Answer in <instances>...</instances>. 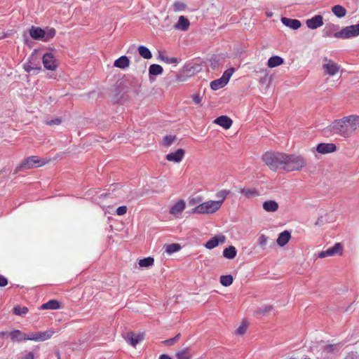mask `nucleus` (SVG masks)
I'll return each instance as SVG.
<instances>
[{"label":"nucleus","mask_w":359,"mask_h":359,"mask_svg":"<svg viewBox=\"0 0 359 359\" xmlns=\"http://www.w3.org/2000/svg\"><path fill=\"white\" fill-rule=\"evenodd\" d=\"M359 128V116L349 115L335 120L326 129L333 134L344 138L351 137Z\"/></svg>","instance_id":"1"},{"label":"nucleus","mask_w":359,"mask_h":359,"mask_svg":"<svg viewBox=\"0 0 359 359\" xmlns=\"http://www.w3.org/2000/svg\"><path fill=\"white\" fill-rule=\"evenodd\" d=\"M283 170L286 172L300 170L306 165L305 159L296 154H285Z\"/></svg>","instance_id":"2"},{"label":"nucleus","mask_w":359,"mask_h":359,"mask_svg":"<svg viewBox=\"0 0 359 359\" xmlns=\"http://www.w3.org/2000/svg\"><path fill=\"white\" fill-rule=\"evenodd\" d=\"M284 156L283 153L267 151L263 155L262 159L271 170L276 171L278 169H283Z\"/></svg>","instance_id":"3"},{"label":"nucleus","mask_w":359,"mask_h":359,"mask_svg":"<svg viewBox=\"0 0 359 359\" xmlns=\"http://www.w3.org/2000/svg\"><path fill=\"white\" fill-rule=\"evenodd\" d=\"M48 162V160L46 158H41L36 156H29L16 167L13 174H17L19 171H25L33 168L41 167Z\"/></svg>","instance_id":"4"},{"label":"nucleus","mask_w":359,"mask_h":359,"mask_svg":"<svg viewBox=\"0 0 359 359\" xmlns=\"http://www.w3.org/2000/svg\"><path fill=\"white\" fill-rule=\"evenodd\" d=\"M221 208V202L208 201L201 203L192 210L193 213L212 214Z\"/></svg>","instance_id":"5"},{"label":"nucleus","mask_w":359,"mask_h":359,"mask_svg":"<svg viewBox=\"0 0 359 359\" xmlns=\"http://www.w3.org/2000/svg\"><path fill=\"white\" fill-rule=\"evenodd\" d=\"M359 35V23L343 28L334 34L333 36L339 39H350Z\"/></svg>","instance_id":"6"},{"label":"nucleus","mask_w":359,"mask_h":359,"mask_svg":"<svg viewBox=\"0 0 359 359\" xmlns=\"http://www.w3.org/2000/svg\"><path fill=\"white\" fill-rule=\"evenodd\" d=\"M24 69L26 72L30 73L32 70L39 72L41 69L39 60L36 54L32 53L29 57L28 62L24 65Z\"/></svg>","instance_id":"7"},{"label":"nucleus","mask_w":359,"mask_h":359,"mask_svg":"<svg viewBox=\"0 0 359 359\" xmlns=\"http://www.w3.org/2000/svg\"><path fill=\"white\" fill-rule=\"evenodd\" d=\"M343 251V246L340 243H337L334 246L328 248L326 250L320 252L318 257L319 258H325L327 257H332L336 255H341Z\"/></svg>","instance_id":"8"},{"label":"nucleus","mask_w":359,"mask_h":359,"mask_svg":"<svg viewBox=\"0 0 359 359\" xmlns=\"http://www.w3.org/2000/svg\"><path fill=\"white\" fill-rule=\"evenodd\" d=\"M323 60L326 62L323 64V69L330 76H334L339 71L340 67L334 61L328 60L327 57H324Z\"/></svg>","instance_id":"9"},{"label":"nucleus","mask_w":359,"mask_h":359,"mask_svg":"<svg viewBox=\"0 0 359 359\" xmlns=\"http://www.w3.org/2000/svg\"><path fill=\"white\" fill-rule=\"evenodd\" d=\"M42 62L46 69L53 71L56 69V60L51 53H46L42 57Z\"/></svg>","instance_id":"10"},{"label":"nucleus","mask_w":359,"mask_h":359,"mask_svg":"<svg viewBox=\"0 0 359 359\" xmlns=\"http://www.w3.org/2000/svg\"><path fill=\"white\" fill-rule=\"evenodd\" d=\"M144 334L143 333L135 334L133 332H128L125 337L126 341L133 347L141 342L144 339Z\"/></svg>","instance_id":"11"},{"label":"nucleus","mask_w":359,"mask_h":359,"mask_svg":"<svg viewBox=\"0 0 359 359\" xmlns=\"http://www.w3.org/2000/svg\"><path fill=\"white\" fill-rule=\"evenodd\" d=\"M306 24L309 29H316L323 25V18L321 15H317L308 19Z\"/></svg>","instance_id":"12"},{"label":"nucleus","mask_w":359,"mask_h":359,"mask_svg":"<svg viewBox=\"0 0 359 359\" xmlns=\"http://www.w3.org/2000/svg\"><path fill=\"white\" fill-rule=\"evenodd\" d=\"M184 156V150L183 149H178L175 152L168 154L165 156V158L168 161L180 163L182 161Z\"/></svg>","instance_id":"13"},{"label":"nucleus","mask_w":359,"mask_h":359,"mask_svg":"<svg viewBox=\"0 0 359 359\" xmlns=\"http://www.w3.org/2000/svg\"><path fill=\"white\" fill-rule=\"evenodd\" d=\"M337 147L333 143H320L316 147V151L323 154L335 151Z\"/></svg>","instance_id":"14"},{"label":"nucleus","mask_w":359,"mask_h":359,"mask_svg":"<svg viewBox=\"0 0 359 359\" xmlns=\"http://www.w3.org/2000/svg\"><path fill=\"white\" fill-rule=\"evenodd\" d=\"M225 239L226 238L223 235L214 236L206 242L205 247L209 250L213 249L219 243H223L225 241Z\"/></svg>","instance_id":"15"},{"label":"nucleus","mask_w":359,"mask_h":359,"mask_svg":"<svg viewBox=\"0 0 359 359\" xmlns=\"http://www.w3.org/2000/svg\"><path fill=\"white\" fill-rule=\"evenodd\" d=\"M280 20H281V22L285 27H287L293 30H297L302 26L301 22L297 19H292V18H288L286 17H283V18H281Z\"/></svg>","instance_id":"16"},{"label":"nucleus","mask_w":359,"mask_h":359,"mask_svg":"<svg viewBox=\"0 0 359 359\" xmlns=\"http://www.w3.org/2000/svg\"><path fill=\"white\" fill-rule=\"evenodd\" d=\"M189 26H190L189 20L184 15H181L179 17L178 21L174 25V27L177 30L185 32L189 29Z\"/></svg>","instance_id":"17"},{"label":"nucleus","mask_w":359,"mask_h":359,"mask_svg":"<svg viewBox=\"0 0 359 359\" xmlns=\"http://www.w3.org/2000/svg\"><path fill=\"white\" fill-rule=\"evenodd\" d=\"M214 123L223 127L224 129H229L232 126V120L226 116H221L215 119Z\"/></svg>","instance_id":"18"},{"label":"nucleus","mask_w":359,"mask_h":359,"mask_svg":"<svg viewBox=\"0 0 359 359\" xmlns=\"http://www.w3.org/2000/svg\"><path fill=\"white\" fill-rule=\"evenodd\" d=\"M29 35L35 40L43 41L44 36L43 29L32 26L29 29Z\"/></svg>","instance_id":"19"},{"label":"nucleus","mask_w":359,"mask_h":359,"mask_svg":"<svg viewBox=\"0 0 359 359\" xmlns=\"http://www.w3.org/2000/svg\"><path fill=\"white\" fill-rule=\"evenodd\" d=\"M130 65V60L126 55H122L116 59L114 62V66L120 69H126Z\"/></svg>","instance_id":"20"},{"label":"nucleus","mask_w":359,"mask_h":359,"mask_svg":"<svg viewBox=\"0 0 359 359\" xmlns=\"http://www.w3.org/2000/svg\"><path fill=\"white\" fill-rule=\"evenodd\" d=\"M290 237L291 235L288 231L281 232L277 238V244L280 247H283L289 242Z\"/></svg>","instance_id":"21"},{"label":"nucleus","mask_w":359,"mask_h":359,"mask_svg":"<svg viewBox=\"0 0 359 359\" xmlns=\"http://www.w3.org/2000/svg\"><path fill=\"white\" fill-rule=\"evenodd\" d=\"M263 208L265 211L269 212H273L278 210V204L273 200L266 201L263 203Z\"/></svg>","instance_id":"22"},{"label":"nucleus","mask_w":359,"mask_h":359,"mask_svg":"<svg viewBox=\"0 0 359 359\" xmlns=\"http://www.w3.org/2000/svg\"><path fill=\"white\" fill-rule=\"evenodd\" d=\"M185 207V202L183 200H180L170 208V213L171 215L181 213L184 210Z\"/></svg>","instance_id":"23"},{"label":"nucleus","mask_w":359,"mask_h":359,"mask_svg":"<svg viewBox=\"0 0 359 359\" xmlns=\"http://www.w3.org/2000/svg\"><path fill=\"white\" fill-rule=\"evenodd\" d=\"M8 336L11 337L12 341H16L18 342L25 341V333L19 330H15L9 332Z\"/></svg>","instance_id":"24"},{"label":"nucleus","mask_w":359,"mask_h":359,"mask_svg":"<svg viewBox=\"0 0 359 359\" xmlns=\"http://www.w3.org/2000/svg\"><path fill=\"white\" fill-rule=\"evenodd\" d=\"M283 59L278 55L271 57L267 62V65L270 68L276 67L283 63Z\"/></svg>","instance_id":"25"},{"label":"nucleus","mask_w":359,"mask_h":359,"mask_svg":"<svg viewBox=\"0 0 359 359\" xmlns=\"http://www.w3.org/2000/svg\"><path fill=\"white\" fill-rule=\"evenodd\" d=\"M60 305L58 301L55 299H51L48 301L46 303L43 304L40 309L45 310V309H50V310H56L60 309Z\"/></svg>","instance_id":"26"},{"label":"nucleus","mask_w":359,"mask_h":359,"mask_svg":"<svg viewBox=\"0 0 359 359\" xmlns=\"http://www.w3.org/2000/svg\"><path fill=\"white\" fill-rule=\"evenodd\" d=\"M240 193L247 198H251L259 195V191L255 189H242Z\"/></svg>","instance_id":"27"},{"label":"nucleus","mask_w":359,"mask_h":359,"mask_svg":"<svg viewBox=\"0 0 359 359\" xmlns=\"http://www.w3.org/2000/svg\"><path fill=\"white\" fill-rule=\"evenodd\" d=\"M237 254V250L234 246H229L226 248L223 251V256L229 259H233Z\"/></svg>","instance_id":"28"},{"label":"nucleus","mask_w":359,"mask_h":359,"mask_svg":"<svg viewBox=\"0 0 359 359\" xmlns=\"http://www.w3.org/2000/svg\"><path fill=\"white\" fill-rule=\"evenodd\" d=\"M53 330H46L45 332H37V341H43L50 339L54 334Z\"/></svg>","instance_id":"29"},{"label":"nucleus","mask_w":359,"mask_h":359,"mask_svg":"<svg viewBox=\"0 0 359 359\" xmlns=\"http://www.w3.org/2000/svg\"><path fill=\"white\" fill-rule=\"evenodd\" d=\"M163 67L156 64H152L149 68V74L150 76L160 75L163 73Z\"/></svg>","instance_id":"30"},{"label":"nucleus","mask_w":359,"mask_h":359,"mask_svg":"<svg viewBox=\"0 0 359 359\" xmlns=\"http://www.w3.org/2000/svg\"><path fill=\"white\" fill-rule=\"evenodd\" d=\"M138 53L144 59L148 60L152 57L151 52L147 47L144 46H140L138 47Z\"/></svg>","instance_id":"31"},{"label":"nucleus","mask_w":359,"mask_h":359,"mask_svg":"<svg viewBox=\"0 0 359 359\" xmlns=\"http://www.w3.org/2000/svg\"><path fill=\"white\" fill-rule=\"evenodd\" d=\"M226 84L227 83L224 81L222 78H219L210 82V88L213 90H217L225 86Z\"/></svg>","instance_id":"32"},{"label":"nucleus","mask_w":359,"mask_h":359,"mask_svg":"<svg viewBox=\"0 0 359 359\" xmlns=\"http://www.w3.org/2000/svg\"><path fill=\"white\" fill-rule=\"evenodd\" d=\"M175 357L177 359H191V355L190 353L189 348H185L177 351L175 353Z\"/></svg>","instance_id":"33"},{"label":"nucleus","mask_w":359,"mask_h":359,"mask_svg":"<svg viewBox=\"0 0 359 359\" xmlns=\"http://www.w3.org/2000/svg\"><path fill=\"white\" fill-rule=\"evenodd\" d=\"M332 11L338 18H343L346 14V9L340 5H336L333 6L332 8Z\"/></svg>","instance_id":"34"},{"label":"nucleus","mask_w":359,"mask_h":359,"mask_svg":"<svg viewBox=\"0 0 359 359\" xmlns=\"http://www.w3.org/2000/svg\"><path fill=\"white\" fill-rule=\"evenodd\" d=\"M43 31H44V36H43V41H48L50 39H53L55 34H56V31L54 28H46V29H43Z\"/></svg>","instance_id":"35"},{"label":"nucleus","mask_w":359,"mask_h":359,"mask_svg":"<svg viewBox=\"0 0 359 359\" xmlns=\"http://www.w3.org/2000/svg\"><path fill=\"white\" fill-rule=\"evenodd\" d=\"M181 249V245L178 243L169 244L165 247V252L168 255L177 252Z\"/></svg>","instance_id":"36"},{"label":"nucleus","mask_w":359,"mask_h":359,"mask_svg":"<svg viewBox=\"0 0 359 359\" xmlns=\"http://www.w3.org/2000/svg\"><path fill=\"white\" fill-rule=\"evenodd\" d=\"M233 280V279L231 275H223L220 277V283L225 287L231 285Z\"/></svg>","instance_id":"37"},{"label":"nucleus","mask_w":359,"mask_h":359,"mask_svg":"<svg viewBox=\"0 0 359 359\" xmlns=\"http://www.w3.org/2000/svg\"><path fill=\"white\" fill-rule=\"evenodd\" d=\"M154 259L151 257H148L139 260V265L141 267H149L154 264Z\"/></svg>","instance_id":"38"},{"label":"nucleus","mask_w":359,"mask_h":359,"mask_svg":"<svg viewBox=\"0 0 359 359\" xmlns=\"http://www.w3.org/2000/svg\"><path fill=\"white\" fill-rule=\"evenodd\" d=\"M13 312L16 316H23L28 312V308L17 305L13 308Z\"/></svg>","instance_id":"39"},{"label":"nucleus","mask_w":359,"mask_h":359,"mask_svg":"<svg viewBox=\"0 0 359 359\" xmlns=\"http://www.w3.org/2000/svg\"><path fill=\"white\" fill-rule=\"evenodd\" d=\"M272 309V306L271 305H265V306H263L262 307H259L258 308L256 311H255V314L256 315H262V316H264L267 313H269Z\"/></svg>","instance_id":"40"},{"label":"nucleus","mask_w":359,"mask_h":359,"mask_svg":"<svg viewBox=\"0 0 359 359\" xmlns=\"http://www.w3.org/2000/svg\"><path fill=\"white\" fill-rule=\"evenodd\" d=\"M230 194L229 191L227 190H221L217 192L216 194L217 198L219 199L218 201H215L216 202H221V205H222L224 201L226 198V196Z\"/></svg>","instance_id":"41"},{"label":"nucleus","mask_w":359,"mask_h":359,"mask_svg":"<svg viewBox=\"0 0 359 359\" xmlns=\"http://www.w3.org/2000/svg\"><path fill=\"white\" fill-rule=\"evenodd\" d=\"M160 58L162 61L167 64H174L175 65H176L178 62L177 59L174 57H168L165 55H160Z\"/></svg>","instance_id":"42"},{"label":"nucleus","mask_w":359,"mask_h":359,"mask_svg":"<svg viewBox=\"0 0 359 359\" xmlns=\"http://www.w3.org/2000/svg\"><path fill=\"white\" fill-rule=\"evenodd\" d=\"M234 72L235 69L233 67L229 68L223 73L221 78L224 80V81L228 83L231 76L234 73Z\"/></svg>","instance_id":"43"},{"label":"nucleus","mask_w":359,"mask_h":359,"mask_svg":"<svg viewBox=\"0 0 359 359\" xmlns=\"http://www.w3.org/2000/svg\"><path fill=\"white\" fill-rule=\"evenodd\" d=\"M191 98L195 104L200 106V107L203 105V96L202 95H201L200 93H197L196 94L192 95Z\"/></svg>","instance_id":"44"},{"label":"nucleus","mask_w":359,"mask_h":359,"mask_svg":"<svg viewBox=\"0 0 359 359\" xmlns=\"http://www.w3.org/2000/svg\"><path fill=\"white\" fill-rule=\"evenodd\" d=\"M172 7L175 11H182L185 10L187 6L182 1H175L173 4Z\"/></svg>","instance_id":"45"},{"label":"nucleus","mask_w":359,"mask_h":359,"mask_svg":"<svg viewBox=\"0 0 359 359\" xmlns=\"http://www.w3.org/2000/svg\"><path fill=\"white\" fill-rule=\"evenodd\" d=\"M267 241H268V237L266 236L265 235L262 234L259 236V239H258V243L260 245V247L262 248V249H263V250L265 249L266 245L267 243Z\"/></svg>","instance_id":"46"},{"label":"nucleus","mask_w":359,"mask_h":359,"mask_svg":"<svg viewBox=\"0 0 359 359\" xmlns=\"http://www.w3.org/2000/svg\"><path fill=\"white\" fill-rule=\"evenodd\" d=\"M175 140V136H172V135H166L163 137V144L165 146H170Z\"/></svg>","instance_id":"47"},{"label":"nucleus","mask_w":359,"mask_h":359,"mask_svg":"<svg viewBox=\"0 0 359 359\" xmlns=\"http://www.w3.org/2000/svg\"><path fill=\"white\" fill-rule=\"evenodd\" d=\"M332 27H334V25L326 26L323 29V36L326 37L333 36L334 34L332 33Z\"/></svg>","instance_id":"48"},{"label":"nucleus","mask_w":359,"mask_h":359,"mask_svg":"<svg viewBox=\"0 0 359 359\" xmlns=\"http://www.w3.org/2000/svg\"><path fill=\"white\" fill-rule=\"evenodd\" d=\"M37 332H29L27 334L25 333V341L32 340L37 341Z\"/></svg>","instance_id":"49"},{"label":"nucleus","mask_w":359,"mask_h":359,"mask_svg":"<svg viewBox=\"0 0 359 359\" xmlns=\"http://www.w3.org/2000/svg\"><path fill=\"white\" fill-rule=\"evenodd\" d=\"M336 349L335 344H327L324 346L323 350L327 353H332Z\"/></svg>","instance_id":"50"},{"label":"nucleus","mask_w":359,"mask_h":359,"mask_svg":"<svg viewBox=\"0 0 359 359\" xmlns=\"http://www.w3.org/2000/svg\"><path fill=\"white\" fill-rule=\"evenodd\" d=\"M246 330L247 325L245 324H242L237 328L236 332L238 334L242 335L246 332Z\"/></svg>","instance_id":"51"},{"label":"nucleus","mask_w":359,"mask_h":359,"mask_svg":"<svg viewBox=\"0 0 359 359\" xmlns=\"http://www.w3.org/2000/svg\"><path fill=\"white\" fill-rule=\"evenodd\" d=\"M127 212V207L126 205H122V206H119L117 209H116V213L118 215H123L126 213Z\"/></svg>","instance_id":"52"},{"label":"nucleus","mask_w":359,"mask_h":359,"mask_svg":"<svg viewBox=\"0 0 359 359\" xmlns=\"http://www.w3.org/2000/svg\"><path fill=\"white\" fill-rule=\"evenodd\" d=\"M61 123V119L54 118L50 121H47L46 123L48 126L59 125Z\"/></svg>","instance_id":"53"},{"label":"nucleus","mask_w":359,"mask_h":359,"mask_svg":"<svg viewBox=\"0 0 359 359\" xmlns=\"http://www.w3.org/2000/svg\"><path fill=\"white\" fill-rule=\"evenodd\" d=\"M8 284V280L6 277L0 275V287H4Z\"/></svg>","instance_id":"54"},{"label":"nucleus","mask_w":359,"mask_h":359,"mask_svg":"<svg viewBox=\"0 0 359 359\" xmlns=\"http://www.w3.org/2000/svg\"><path fill=\"white\" fill-rule=\"evenodd\" d=\"M162 343L166 346H172L175 343V341L172 338H170L163 341Z\"/></svg>","instance_id":"55"},{"label":"nucleus","mask_w":359,"mask_h":359,"mask_svg":"<svg viewBox=\"0 0 359 359\" xmlns=\"http://www.w3.org/2000/svg\"><path fill=\"white\" fill-rule=\"evenodd\" d=\"M34 353L32 352H29L27 353H26L22 359H34Z\"/></svg>","instance_id":"56"},{"label":"nucleus","mask_w":359,"mask_h":359,"mask_svg":"<svg viewBox=\"0 0 359 359\" xmlns=\"http://www.w3.org/2000/svg\"><path fill=\"white\" fill-rule=\"evenodd\" d=\"M316 225L317 226H321L323 224V217H320L318 218V219L316 220Z\"/></svg>","instance_id":"57"},{"label":"nucleus","mask_w":359,"mask_h":359,"mask_svg":"<svg viewBox=\"0 0 359 359\" xmlns=\"http://www.w3.org/2000/svg\"><path fill=\"white\" fill-rule=\"evenodd\" d=\"M159 359H172V358L167 354H162L160 355Z\"/></svg>","instance_id":"58"},{"label":"nucleus","mask_w":359,"mask_h":359,"mask_svg":"<svg viewBox=\"0 0 359 359\" xmlns=\"http://www.w3.org/2000/svg\"><path fill=\"white\" fill-rule=\"evenodd\" d=\"M180 338V334H177L175 337H172L173 339H175V342L179 340Z\"/></svg>","instance_id":"59"},{"label":"nucleus","mask_w":359,"mask_h":359,"mask_svg":"<svg viewBox=\"0 0 359 359\" xmlns=\"http://www.w3.org/2000/svg\"><path fill=\"white\" fill-rule=\"evenodd\" d=\"M6 334V332H0V335L1 336H4Z\"/></svg>","instance_id":"60"},{"label":"nucleus","mask_w":359,"mask_h":359,"mask_svg":"<svg viewBox=\"0 0 359 359\" xmlns=\"http://www.w3.org/2000/svg\"><path fill=\"white\" fill-rule=\"evenodd\" d=\"M287 359H296V358H294V357H290V358H287Z\"/></svg>","instance_id":"61"},{"label":"nucleus","mask_w":359,"mask_h":359,"mask_svg":"<svg viewBox=\"0 0 359 359\" xmlns=\"http://www.w3.org/2000/svg\"><path fill=\"white\" fill-rule=\"evenodd\" d=\"M58 359H60V357L58 358Z\"/></svg>","instance_id":"62"}]
</instances>
